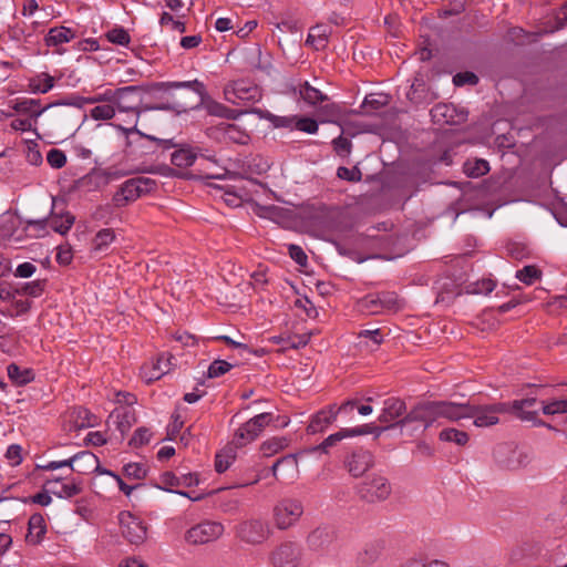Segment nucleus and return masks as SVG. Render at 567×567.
<instances>
[{
    "label": "nucleus",
    "mask_w": 567,
    "mask_h": 567,
    "mask_svg": "<svg viewBox=\"0 0 567 567\" xmlns=\"http://www.w3.org/2000/svg\"><path fill=\"white\" fill-rule=\"evenodd\" d=\"M153 90L166 101L156 107L158 110L181 112L202 106L212 116L236 120L241 115V112L212 100L204 83L198 80L158 82Z\"/></svg>",
    "instance_id": "nucleus-1"
},
{
    "label": "nucleus",
    "mask_w": 567,
    "mask_h": 567,
    "mask_svg": "<svg viewBox=\"0 0 567 567\" xmlns=\"http://www.w3.org/2000/svg\"><path fill=\"white\" fill-rule=\"evenodd\" d=\"M124 137L125 152L135 155H147L157 148H169L173 146L171 140H159L152 135L142 133L137 125L133 124L127 127L122 124H111Z\"/></svg>",
    "instance_id": "nucleus-2"
},
{
    "label": "nucleus",
    "mask_w": 567,
    "mask_h": 567,
    "mask_svg": "<svg viewBox=\"0 0 567 567\" xmlns=\"http://www.w3.org/2000/svg\"><path fill=\"white\" fill-rule=\"evenodd\" d=\"M69 467L71 471L84 474L90 471L97 474L109 475L113 478L116 475L114 472L100 466L99 458L89 451H82L74 454L72 457L63 461H52L47 464H37V470L55 471L58 468Z\"/></svg>",
    "instance_id": "nucleus-3"
},
{
    "label": "nucleus",
    "mask_w": 567,
    "mask_h": 567,
    "mask_svg": "<svg viewBox=\"0 0 567 567\" xmlns=\"http://www.w3.org/2000/svg\"><path fill=\"white\" fill-rule=\"evenodd\" d=\"M305 512L300 499L285 497L278 501L272 508V522L277 529L287 530L298 524Z\"/></svg>",
    "instance_id": "nucleus-4"
},
{
    "label": "nucleus",
    "mask_w": 567,
    "mask_h": 567,
    "mask_svg": "<svg viewBox=\"0 0 567 567\" xmlns=\"http://www.w3.org/2000/svg\"><path fill=\"white\" fill-rule=\"evenodd\" d=\"M392 493V485L389 480L380 474L367 476L358 487L360 499L369 504H377L386 501Z\"/></svg>",
    "instance_id": "nucleus-5"
},
{
    "label": "nucleus",
    "mask_w": 567,
    "mask_h": 567,
    "mask_svg": "<svg viewBox=\"0 0 567 567\" xmlns=\"http://www.w3.org/2000/svg\"><path fill=\"white\" fill-rule=\"evenodd\" d=\"M509 413V403L496 402L493 404H476L470 402L467 419H473L477 427H489L499 423L502 414Z\"/></svg>",
    "instance_id": "nucleus-6"
},
{
    "label": "nucleus",
    "mask_w": 567,
    "mask_h": 567,
    "mask_svg": "<svg viewBox=\"0 0 567 567\" xmlns=\"http://www.w3.org/2000/svg\"><path fill=\"white\" fill-rule=\"evenodd\" d=\"M155 185V181L148 177H134L127 179L113 195L112 200L116 207H124L153 190Z\"/></svg>",
    "instance_id": "nucleus-7"
},
{
    "label": "nucleus",
    "mask_w": 567,
    "mask_h": 567,
    "mask_svg": "<svg viewBox=\"0 0 567 567\" xmlns=\"http://www.w3.org/2000/svg\"><path fill=\"white\" fill-rule=\"evenodd\" d=\"M271 535L269 524L261 518H249L235 527V536L248 545H261Z\"/></svg>",
    "instance_id": "nucleus-8"
},
{
    "label": "nucleus",
    "mask_w": 567,
    "mask_h": 567,
    "mask_svg": "<svg viewBox=\"0 0 567 567\" xmlns=\"http://www.w3.org/2000/svg\"><path fill=\"white\" fill-rule=\"evenodd\" d=\"M302 548L292 540H285L277 545L269 554V563L272 567H301Z\"/></svg>",
    "instance_id": "nucleus-9"
},
{
    "label": "nucleus",
    "mask_w": 567,
    "mask_h": 567,
    "mask_svg": "<svg viewBox=\"0 0 567 567\" xmlns=\"http://www.w3.org/2000/svg\"><path fill=\"white\" fill-rule=\"evenodd\" d=\"M225 532V527L220 522L203 520L185 533V542L189 545H205L219 539Z\"/></svg>",
    "instance_id": "nucleus-10"
},
{
    "label": "nucleus",
    "mask_w": 567,
    "mask_h": 567,
    "mask_svg": "<svg viewBox=\"0 0 567 567\" xmlns=\"http://www.w3.org/2000/svg\"><path fill=\"white\" fill-rule=\"evenodd\" d=\"M74 220L75 218L71 213L64 210L58 212L55 202L53 200L52 210L48 218L30 219L27 224L29 227H33L38 231L44 233L47 226H50L55 233L65 235L73 226Z\"/></svg>",
    "instance_id": "nucleus-11"
},
{
    "label": "nucleus",
    "mask_w": 567,
    "mask_h": 567,
    "mask_svg": "<svg viewBox=\"0 0 567 567\" xmlns=\"http://www.w3.org/2000/svg\"><path fill=\"white\" fill-rule=\"evenodd\" d=\"M118 523L122 536L133 545H141L147 538V526L143 519L131 512L124 511L118 514Z\"/></svg>",
    "instance_id": "nucleus-12"
},
{
    "label": "nucleus",
    "mask_w": 567,
    "mask_h": 567,
    "mask_svg": "<svg viewBox=\"0 0 567 567\" xmlns=\"http://www.w3.org/2000/svg\"><path fill=\"white\" fill-rule=\"evenodd\" d=\"M140 89L135 85L124 86L115 90V102L114 106L116 112L131 114L133 117V124L137 125L141 116L138 107L140 100L137 99V92Z\"/></svg>",
    "instance_id": "nucleus-13"
},
{
    "label": "nucleus",
    "mask_w": 567,
    "mask_h": 567,
    "mask_svg": "<svg viewBox=\"0 0 567 567\" xmlns=\"http://www.w3.org/2000/svg\"><path fill=\"white\" fill-rule=\"evenodd\" d=\"M493 455L502 468L509 471L525 467L529 463L528 455L525 452L514 449L508 444L497 445Z\"/></svg>",
    "instance_id": "nucleus-14"
},
{
    "label": "nucleus",
    "mask_w": 567,
    "mask_h": 567,
    "mask_svg": "<svg viewBox=\"0 0 567 567\" xmlns=\"http://www.w3.org/2000/svg\"><path fill=\"white\" fill-rule=\"evenodd\" d=\"M437 414V401L423 402L413 406L396 424L403 427L412 422H421L427 429L439 420Z\"/></svg>",
    "instance_id": "nucleus-15"
},
{
    "label": "nucleus",
    "mask_w": 567,
    "mask_h": 567,
    "mask_svg": "<svg viewBox=\"0 0 567 567\" xmlns=\"http://www.w3.org/2000/svg\"><path fill=\"white\" fill-rule=\"evenodd\" d=\"M226 101L233 104L254 103L260 100L261 94L257 85L246 81H236L224 90Z\"/></svg>",
    "instance_id": "nucleus-16"
},
{
    "label": "nucleus",
    "mask_w": 567,
    "mask_h": 567,
    "mask_svg": "<svg viewBox=\"0 0 567 567\" xmlns=\"http://www.w3.org/2000/svg\"><path fill=\"white\" fill-rule=\"evenodd\" d=\"M374 464L373 454L363 449H357L347 455L344 466L353 477L362 476Z\"/></svg>",
    "instance_id": "nucleus-17"
},
{
    "label": "nucleus",
    "mask_w": 567,
    "mask_h": 567,
    "mask_svg": "<svg viewBox=\"0 0 567 567\" xmlns=\"http://www.w3.org/2000/svg\"><path fill=\"white\" fill-rule=\"evenodd\" d=\"M408 414L406 404L400 398H388L383 402V408L379 415V421L386 425L400 426L396 424L402 417Z\"/></svg>",
    "instance_id": "nucleus-18"
},
{
    "label": "nucleus",
    "mask_w": 567,
    "mask_h": 567,
    "mask_svg": "<svg viewBox=\"0 0 567 567\" xmlns=\"http://www.w3.org/2000/svg\"><path fill=\"white\" fill-rule=\"evenodd\" d=\"M334 530L327 526H319L306 537L307 548L311 551H323L334 542Z\"/></svg>",
    "instance_id": "nucleus-19"
},
{
    "label": "nucleus",
    "mask_w": 567,
    "mask_h": 567,
    "mask_svg": "<svg viewBox=\"0 0 567 567\" xmlns=\"http://www.w3.org/2000/svg\"><path fill=\"white\" fill-rule=\"evenodd\" d=\"M68 417L69 431H80L99 424V417L83 406L73 408Z\"/></svg>",
    "instance_id": "nucleus-20"
},
{
    "label": "nucleus",
    "mask_w": 567,
    "mask_h": 567,
    "mask_svg": "<svg viewBox=\"0 0 567 567\" xmlns=\"http://www.w3.org/2000/svg\"><path fill=\"white\" fill-rule=\"evenodd\" d=\"M470 411V402L456 403L452 401H437V416L451 422H457L467 419Z\"/></svg>",
    "instance_id": "nucleus-21"
},
{
    "label": "nucleus",
    "mask_w": 567,
    "mask_h": 567,
    "mask_svg": "<svg viewBox=\"0 0 567 567\" xmlns=\"http://www.w3.org/2000/svg\"><path fill=\"white\" fill-rule=\"evenodd\" d=\"M173 357L171 354H161L156 362L151 364H144L141 369L142 378L151 383L161 379L164 374H166L171 370Z\"/></svg>",
    "instance_id": "nucleus-22"
},
{
    "label": "nucleus",
    "mask_w": 567,
    "mask_h": 567,
    "mask_svg": "<svg viewBox=\"0 0 567 567\" xmlns=\"http://www.w3.org/2000/svg\"><path fill=\"white\" fill-rule=\"evenodd\" d=\"M44 488L60 498H70L82 492L81 485L75 481L63 483L60 480H45Z\"/></svg>",
    "instance_id": "nucleus-23"
},
{
    "label": "nucleus",
    "mask_w": 567,
    "mask_h": 567,
    "mask_svg": "<svg viewBox=\"0 0 567 567\" xmlns=\"http://www.w3.org/2000/svg\"><path fill=\"white\" fill-rule=\"evenodd\" d=\"M338 415V411H336V405H330L328 409H323L317 412L312 417L307 427V431L311 434L322 432L326 430L332 422L336 421Z\"/></svg>",
    "instance_id": "nucleus-24"
},
{
    "label": "nucleus",
    "mask_w": 567,
    "mask_h": 567,
    "mask_svg": "<svg viewBox=\"0 0 567 567\" xmlns=\"http://www.w3.org/2000/svg\"><path fill=\"white\" fill-rule=\"evenodd\" d=\"M508 403L509 413H515L523 421H536L538 412L536 410H530L537 404L536 398H526L522 400H515Z\"/></svg>",
    "instance_id": "nucleus-25"
},
{
    "label": "nucleus",
    "mask_w": 567,
    "mask_h": 567,
    "mask_svg": "<svg viewBox=\"0 0 567 567\" xmlns=\"http://www.w3.org/2000/svg\"><path fill=\"white\" fill-rule=\"evenodd\" d=\"M293 93H298L300 99L311 106H315L318 103H323L329 100V97L326 94H323L317 87L312 86L308 81L299 83L297 86H295Z\"/></svg>",
    "instance_id": "nucleus-26"
},
{
    "label": "nucleus",
    "mask_w": 567,
    "mask_h": 567,
    "mask_svg": "<svg viewBox=\"0 0 567 567\" xmlns=\"http://www.w3.org/2000/svg\"><path fill=\"white\" fill-rule=\"evenodd\" d=\"M12 109L17 113L27 115L29 118L35 121L48 106L42 107L40 100L23 97L12 101Z\"/></svg>",
    "instance_id": "nucleus-27"
},
{
    "label": "nucleus",
    "mask_w": 567,
    "mask_h": 567,
    "mask_svg": "<svg viewBox=\"0 0 567 567\" xmlns=\"http://www.w3.org/2000/svg\"><path fill=\"white\" fill-rule=\"evenodd\" d=\"M331 28L327 24H317L309 30L306 44L316 50H323L328 44Z\"/></svg>",
    "instance_id": "nucleus-28"
},
{
    "label": "nucleus",
    "mask_w": 567,
    "mask_h": 567,
    "mask_svg": "<svg viewBox=\"0 0 567 567\" xmlns=\"http://www.w3.org/2000/svg\"><path fill=\"white\" fill-rule=\"evenodd\" d=\"M75 38V31L71 28L60 25L51 28L45 35V44L48 47H58L68 43Z\"/></svg>",
    "instance_id": "nucleus-29"
},
{
    "label": "nucleus",
    "mask_w": 567,
    "mask_h": 567,
    "mask_svg": "<svg viewBox=\"0 0 567 567\" xmlns=\"http://www.w3.org/2000/svg\"><path fill=\"white\" fill-rule=\"evenodd\" d=\"M431 116L439 124H455L458 122L456 109L452 104L440 103L431 110Z\"/></svg>",
    "instance_id": "nucleus-30"
},
{
    "label": "nucleus",
    "mask_w": 567,
    "mask_h": 567,
    "mask_svg": "<svg viewBox=\"0 0 567 567\" xmlns=\"http://www.w3.org/2000/svg\"><path fill=\"white\" fill-rule=\"evenodd\" d=\"M28 526L29 527L25 540L29 544H39L42 540L44 534L47 533V525L44 518L42 517L41 514H33L29 519Z\"/></svg>",
    "instance_id": "nucleus-31"
},
{
    "label": "nucleus",
    "mask_w": 567,
    "mask_h": 567,
    "mask_svg": "<svg viewBox=\"0 0 567 567\" xmlns=\"http://www.w3.org/2000/svg\"><path fill=\"white\" fill-rule=\"evenodd\" d=\"M270 413H260L249 419L241 426L246 434H249V437L255 441L264 431V429L270 423Z\"/></svg>",
    "instance_id": "nucleus-32"
},
{
    "label": "nucleus",
    "mask_w": 567,
    "mask_h": 567,
    "mask_svg": "<svg viewBox=\"0 0 567 567\" xmlns=\"http://www.w3.org/2000/svg\"><path fill=\"white\" fill-rule=\"evenodd\" d=\"M28 86L29 90L34 94H44L48 93L54 86V78L49 73L42 72L40 74L32 76L29 80Z\"/></svg>",
    "instance_id": "nucleus-33"
},
{
    "label": "nucleus",
    "mask_w": 567,
    "mask_h": 567,
    "mask_svg": "<svg viewBox=\"0 0 567 567\" xmlns=\"http://www.w3.org/2000/svg\"><path fill=\"white\" fill-rule=\"evenodd\" d=\"M463 171L468 177L477 178L489 172V164L482 158L467 159L463 165Z\"/></svg>",
    "instance_id": "nucleus-34"
},
{
    "label": "nucleus",
    "mask_w": 567,
    "mask_h": 567,
    "mask_svg": "<svg viewBox=\"0 0 567 567\" xmlns=\"http://www.w3.org/2000/svg\"><path fill=\"white\" fill-rule=\"evenodd\" d=\"M196 158V153L188 147L176 150L171 155L172 164L181 168L192 166L195 163Z\"/></svg>",
    "instance_id": "nucleus-35"
},
{
    "label": "nucleus",
    "mask_w": 567,
    "mask_h": 567,
    "mask_svg": "<svg viewBox=\"0 0 567 567\" xmlns=\"http://www.w3.org/2000/svg\"><path fill=\"white\" fill-rule=\"evenodd\" d=\"M7 372L9 379L16 384V385H25L30 383L34 375L31 370L29 369H20L16 363H10L7 367Z\"/></svg>",
    "instance_id": "nucleus-36"
},
{
    "label": "nucleus",
    "mask_w": 567,
    "mask_h": 567,
    "mask_svg": "<svg viewBox=\"0 0 567 567\" xmlns=\"http://www.w3.org/2000/svg\"><path fill=\"white\" fill-rule=\"evenodd\" d=\"M288 444L289 440L287 437H271L260 444V452L264 457H270L285 450Z\"/></svg>",
    "instance_id": "nucleus-37"
},
{
    "label": "nucleus",
    "mask_w": 567,
    "mask_h": 567,
    "mask_svg": "<svg viewBox=\"0 0 567 567\" xmlns=\"http://www.w3.org/2000/svg\"><path fill=\"white\" fill-rule=\"evenodd\" d=\"M115 234L111 228H104L96 233L92 240V249L97 252L105 251L114 241Z\"/></svg>",
    "instance_id": "nucleus-38"
},
{
    "label": "nucleus",
    "mask_w": 567,
    "mask_h": 567,
    "mask_svg": "<svg viewBox=\"0 0 567 567\" xmlns=\"http://www.w3.org/2000/svg\"><path fill=\"white\" fill-rule=\"evenodd\" d=\"M439 439L444 442H453L458 446H464L467 444L470 437L468 434L464 431L447 427L440 432Z\"/></svg>",
    "instance_id": "nucleus-39"
},
{
    "label": "nucleus",
    "mask_w": 567,
    "mask_h": 567,
    "mask_svg": "<svg viewBox=\"0 0 567 567\" xmlns=\"http://www.w3.org/2000/svg\"><path fill=\"white\" fill-rule=\"evenodd\" d=\"M542 412L545 415L566 414L567 413V399H551L542 401Z\"/></svg>",
    "instance_id": "nucleus-40"
},
{
    "label": "nucleus",
    "mask_w": 567,
    "mask_h": 567,
    "mask_svg": "<svg viewBox=\"0 0 567 567\" xmlns=\"http://www.w3.org/2000/svg\"><path fill=\"white\" fill-rule=\"evenodd\" d=\"M223 132L225 138L234 143L245 145L249 141V135L236 124H225Z\"/></svg>",
    "instance_id": "nucleus-41"
},
{
    "label": "nucleus",
    "mask_w": 567,
    "mask_h": 567,
    "mask_svg": "<svg viewBox=\"0 0 567 567\" xmlns=\"http://www.w3.org/2000/svg\"><path fill=\"white\" fill-rule=\"evenodd\" d=\"M358 338L360 339V343L365 344V347L371 346V350H374L383 342V334L380 329H364L358 332Z\"/></svg>",
    "instance_id": "nucleus-42"
},
{
    "label": "nucleus",
    "mask_w": 567,
    "mask_h": 567,
    "mask_svg": "<svg viewBox=\"0 0 567 567\" xmlns=\"http://www.w3.org/2000/svg\"><path fill=\"white\" fill-rule=\"evenodd\" d=\"M429 93L422 80H415L406 93L408 99L414 104H422L427 101Z\"/></svg>",
    "instance_id": "nucleus-43"
},
{
    "label": "nucleus",
    "mask_w": 567,
    "mask_h": 567,
    "mask_svg": "<svg viewBox=\"0 0 567 567\" xmlns=\"http://www.w3.org/2000/svg\"><path fill=\"white\" fill-rule=\"evenodd\" d=\"M116 114L114 104H97L90 110V117L95 121H109Z\"/></svg>",
    "instance_id": "nucleus-44"
},
{
    "label": "nucleus",
    "mask_w": 567,
    "mask_h": 567,
    "mask_svg": "<svg viewBox=\"0 0 567 567\" xmlns=\"http://www.w3.org/2000/svg\"><path fill=\"white\" fill-rule=\"evenodd\" d=\"M542 270L535 265H527L516 271V278L525 285H533L536 280L540 279Z\"/></svg>",
    "instance_id": "nucleus-45"
},
{
    "label": "nucleus",
    "mask_w": 567,
    "mask_h": 567,
    "mask_svg": "<svg viewBox=\"0 0 567 567\" xmlns=\"http://www.w3.org/2000/svg\"><path fill=\"white\" fill-rule=\"evenodd\" d=\"M381 310L396 311L402 307V301L395 292L384 291L378 293Z\"/></svg>",
    "instance_id": "nucleus-46"
},
{
    "label": "nucleus",
    "mask_w": 567,
    "mask_h": 567,
    "mask_svg": "<svg viewBox=\"0 0 567 567\" xmlns=\"http://www.w3.org/2000/svg\"><path fill=\"white\" fill-rule=\"evenodd\" d=\"M45 282V280L25 282L19 289H17V293L33 298L40 297L44 291Z\"/></svg>",
    "instance_id": "nucleus-47"
},
{
    "label": "nucleus",
    "mask_w": 567,
    "mask_h": 567,
    "mask_svg": "<svg viewBox=\"0 0 567 567\" xmlns=\"http://www.w3.org/2000/svg\"><path fill=\"white\" fill-rule=\"evenodd\" d=\"M393 425L385 426H374L371 424H364L354 429H346L348 432V437H352L355 435H364V434H374L377 437L381 435L384 431L392 429Z\"/></svg>",
    "instance_id": "nucleus-48"
},
{
    "label": "nucleus",
    "mask_w": 567,
    "mask_h": 567,
    "mask_svg": "<svg viewBox=\"0 0 567 567\" xmlns=\"http://www.w3.org/2000/svg\"><path fill=\"white\" fill-rule=\"evenodd\" d=\"M147 472L148 467L143 463H128L123 466V473L130 480H144Z\"/></svg>",
    "instance_id": "nucleus-49"
},
{
    "label": "nucleus",
    "mask_w": 567,
    "mask_h": 567,
    "mask_svg": "<svg viewBox=\"0 0 567 567\" xmlns=\"http://www.w3.org/2000/svg\"><path fill=\"white\" fill-rule=\"evenodd\" d=\"M348 437V432L346 429H341L340 431L329 435L323 442L315 447L316 451H321L323 453H328L329 449L334 446L338 442Z\"/></svg>",
    "instance_id": "nucleus-50"
},
{
    "label": "nucleus",
    "mask_w": 567,
    "mask_h": 567,
    "mask_svg": "<svg viewBox=\"0 0 567 567\" xmlns=\"http://www.w3.org/2000/svg\"><path fill=\"white\" fill-rule=\"evenodd\" d=\"M231 368L233 364L225 360H215L208 367L207 377L210 379L219 378L227 373Z\"/></svg>",
    "instance_id": "nucleus-51"
},
{
    "label": "nucleus",
    "mask_w": 567,
    "mask_h": 567,
    "mask_svg": "<svg viewBox=\"0 0 567 567\" xmlns=\"http://www.w3.org/2000/svg\"><path fill=\"white\" fill-rule=\"evenodd\" d=\"M378 293H370L360 300V308L369 313L381 312V306Z\"/></svg>",
    "instance_id": "nucleus-52"
},
{
    "label": "nucleus",
    "mask_w": 567,
    "mask_h": 567,
    "mask_svg": "<svg viewBox=\"0 0 567 567\" xmlns=\"http://www.w3.org/2000/svg\"><path fill=\"white\" fill-rule=\"evenodd\" d=\"M106 38L110 42L118 45H127L131 41V37L127 31L123 28H114L106 33Z\"/></svg>",
    "instance_id": "nucleus-53"
},
{
    "label": "nucleus",
    "mask_w": 567,
    "mask_h": 567,
    "mask_svg": "<svg viewBox=\"0 0 567 567\" xmlns=\"http://www.w3.org/2000/svg\"><path fill=\"white\" fill-rule=\"evenodd\" d=\"M280 466H285V467L289 468L290 471H296L298 467L297 455L288 454V455H285L282 457L278 458L271 466V472H272L274 476H277V472Z\"/></svg>",
    "instance_id": "nucleus-54"
},
{
    "label": "nucleus",
    "mask_w": 567,
    "mask_h": 567,
    "mask_svg": "<svg viewBox=\"0 0 567 567\" xmlns=\"http://www.w3.org/2000/svg\"><path fill=\"white\" fill-rule=\"evenodd\" d=\"M495 288V282L492 279H482L468 286V292L475 295H488Z\"/></svg>",
    "instance_id": "nucleus-55"
},
{
    "label": "nucleus",
    "mask_w": 567,
    "mask_h": 567,
    "mask_svg": "<svg viewBox=\"0 0 567 567\" xmlns=\"http://www.w3.org/2000/svg\"><path fill=\"white\" fill-rule=\"evenodd\" d=\"M152 435L153 434L150 429L144 426L138 427L137 430H135L132 439L130 440V445L133 447H138L144 444H147L151 441Z\"/></svg>",
    "instance_id": "nucleus-56"
},
{
    "label": "nucleus",
    "mask_w": 567,
    "mask_h": 567,
    "mask_svg": "<svg viewBox=\"0 0 567 567\" xmlns=\"http://www.w3.org/2000/svg\"><path fill=\"white\" fill-rule=\"evenodd\" d=\"M318 123L316 120L311 117H299L296 116V123L295 128L298 131L308 133V134H315L318 132Z\"/></svg>",
    "instance_id": "nucleus-57"
},
{
    "label": "nucleus",
    "mask_w": 567,
    "mask_h": 567,
    "mask_svg": "<svg viewBox=\"0 0 567 567\" xmlns=\"http://www.w3.org/2000/svg\"><path fill=\"white\" fill-rule=\"evenodd\" d=\"M235 460V455L231 452L218 453L215 457V470L218 473L226 472Z\"/></svg>",
    "instance_id": "nucleus-58"
},
{
    "label": "nucleus",
    "mask_w": 567,
    "mask_h": 567,
    "mask_svg": "<svg viewBox=\"0 0 567 567\" xmlns=\"http://www.w3.org/2000/svg\"><path fill=\"white\" fill-rule=\"evenodd\" d=\"M47 161L51 167L61 168L66 163V156L63 151L51 148L47 154Z\"/></svg>",
    "instance_id": "nucleus-59"
},
{
    "label": "nucleus",
    "mask_w": 567,
    "mask_h": 567,
    "mask_svg": "<svg viewBox=\"0 0 567 567\" xmlns=\"http://www.w3.org/2000/svg\"><path fill=\"white\" fill-rule=\"evenodd\" d=\"M385 103H386V101H385L384 96H382V95L378 96L375 94H370L364 97L361 109H363L365 112L377 111L380 107H382L383 105H385Z\"/></svg>",
    "instance_id": "nucleus-60"
},
{
    "label": "nucleus",
    "mask_w": 567,
    "mask_h": 567,
    "mask_svg": "<svg viewBox=\"0 0 567 567\" xmlns=\"http://www.w3.org/2000/svg\"><path fill=\"white\" fill-rule=\"evenodd\" d=\"M159 482L162 484V488L168 492H174L173 487L182 486V478L175 475L173 472H164L159 476Z\"/></svg>",
    "instance_id": "nucleus-61"
},
{
    "label": "nucleus",
    "mask_w": 567,
    "mask_h": 567,
    "mask_svg": "<svg viewBox=\"0 0 567 567\" xmlns=\"http://www.w3.org/2000/svg\"><path fill=\"white\" fill-rule=\"evenodd\" d=\"M453 83L456 86H462L465 84L475 85L478 83V76L473 72H460L453 76Z\"/></svg>",
    "instance_id": "nucleus-62"
},
{
    "label": "nucleus",
    "mask_w": 567,
    "mask_h": 567,
    "mask_svg": "<svg viewBox=\"0 0 567 567\" xmlns=\"http://www.w3.org/2000/svg\"><path fill=\"white\" fill-rule=\"evenodd\" d=\"M382 547L380 544H370L364 548V551L361 556L362 563H373L375 561L379 556L381 555Z\"/></svg>",
    "instance_id": "nucleus-63"
},
{
    "label": "nucleus",
    "mask_w": 567,
    "mask_h": 567,
    "mask_svg": "<svg viewBox=\"0 0 567 567\" xmlns=\"http://www.w3.org/2000/svg\"><path fill=\"white\" fill-rule=\"evenodd\" d=\"M6 458L11 465H19L22 462V447L19 444L9 445L6 452Z\"/></svg>",
    "instance_id": "nucleus-64"
}]
</instances>
